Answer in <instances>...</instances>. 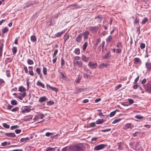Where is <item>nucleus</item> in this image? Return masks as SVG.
I'll return each instance as SVG.
<instances>
[{"label":"nucleus","mask_w":151,"mask_h":151,"mask_svg":"<svg viewBox=\"0 0 151 151\" xmlns=\"http://www.w3.org/2000/svg\"><path fill=\"white\" fill-rule=\"evenodd\" d=\"M116 113V111H114L112 112H111L109 116L110 117H111L113 116H114L115 114Z\"/></svg>","instance_id":"nucleus-44"},{"label":"nucleus","mask_w":151,"mask_h":151,"mask_svg":"<svg viewBox=\"0 0 151 151\" xmlns=\"http://www.w3.org/2000/svg\"><path fill=\"white\" fill-rule=\"evenodd\" d=\"M119 147L118 149L119 150H121L122 149V147L121 146L122 144L121 143H118Z\"/></svg>","instance_id":"nucleus-52"},{"label":"nucleus","mask_w":151,"mask_h":151,"mask_svg":"<svg viewBox=\"0 0 151 151\" xmlns=\"http://www.w3.org/2000/svg\"><path fill=\"white\" fill-rule=\"evenodd\" d=\"M139 132H135L134 133L132 134V136L133 137H136L137 135V134L139 133Z\"/></svg>","instance_id":"nucleus-60"},{"label":"nucleus","mask_w":151,"mask_h":151,"mask_svg":"<svg viewBox=\"0 0 151 151\" xmlns=\"http://www.w3.org/2000/svg\"><path fill=\"white\" fill-rule=\"evenodd\" d=\"M134 63L135 64L140 63H141V61L139 58H134Z\"/></svg>","instance_id":"nucleus-15"},{"label":"nucleus","mask_w":151,"mask_h":151,"mask_svg":"<svg viewBox=\"0 0 151 151\" xmlns=\"http://www.w3.org/2000/svg\"><path fill=\"white\" fill-rule=\"evenodd\" d=\"M148 21V19L147 18L145 17L143 19L142 22V23L143 24H144L145 23Z\"/></svg>","instance_id":"nucleus-32"},{"label":"nucleus","mask_w":151,"mask_h":151,"mask_svg":"<svg viewBox=\"0 0 151 151\" xmlns=\"http://www.w3.org/2000/svg\"><path fill=\"white\" fill-rule=\"evenodd\" d=\"M73 65L74 66H77L79 68H82L83 66V63L81 61H78L76 62L73 61Z\"/></svg>","instance_id":"nucleus-4"},{"label":"nucleus","mask_w":151,"mask_h":151,"mask_svg":"<svg viewBox=\"0 0 151 151\" xmlns=\"http://www.w3.org/2000/svg\"><path fill=\"white\" fill-rule=\"evenodd\" d=\"M18 91L22 92L23 93V94L22 95V97L24 95H26V89L24 88L22 86H20L19 87Z\"/></svg>","instance_id":"nucleus-7"},{"label":"nucleus","mask_w":151,"mask_h":151,"mask_svg":"<svg viewBox=\"0 0 151 151\" xmlns=\"http://www.w3.org/2000/svg\"><path fill=\"white\" fill-rule=\"evenodd\" d=\"M21 130L20 129H17L15 130V132L17 134H19L21 132Z\"/></svg>","instance_id":"nucleus-54"},{"label":"nucleus","mask_w":151,"mask_h":151,"mask_svg":"<svg viewBox=\"0 0 151 151\" xmlns=\"http://www.w3.org/2000/svg\"><path fill=\"white\" fill-rule=\"evenodd\" d=\"M44 117V115L41 113H39L37 114L35 116L34 119L35 121L39 119H43Z\"/></svg>","instance_id":"nucleus-5"},{"label":"nucleus","mask_w":151,"mask_h":151,"mask_svg":"<svg viewBox=\"0 0 151 151\" xmlns=\"http://www.w3.org/2000/svg\"><path fill=\"white\" fill-rule=\"evenodd\" d=\"M43 72L44 75H46L47 74V69L46 67L44 66L43 67Z\"/></svg>","instance_id":"nucleus-24"},{"label":"nucleus","mask_w":151,"mask_h":151,"mask_svg":"<svg viewBox=\"0 0 151 151\" xmlns=\"http://www.w3.org/2000/svg\"><path fill=\"white\" fill-rule=\"evenodd\" d=\"M116 47H117L119 48L122 47V44L120 42H119L117 43Z\"/></svg>","instance_id":"nucleus-50"},{"label":"nucleus","mask_w":151,"mask_h":151,"mask_svg":"<svg viewBox=\"0 0 151 151\" xmlns=\"http://www.w3.org/2000/svg\"><path fill=\"white\" fill-rule=\"evenodd\" d=\"M83 76L85 78H88L90 77V75L87 74L85 73L84 74Z\"/></svg>","instance_id":"nucleus-59"},{"label":"nucleus","mask_w":151,"mask_h":151,"mask_svg":"<svg viewBox=\"0 0 151 151\" xmlns=\"http://www.w3.org/2000/svg\"><path fill=\"white\" fill-rule=\"evenodd\" d=\"M101 41V39L100 38H99L98 39H97V40H96V43L95 44V45H97L99 42H100Z\"/></svg>","instance_id":"nucleus-61"},{"label":"nucleus","mask_w":151,"mask_h":151,"mask_svg":"<svg viewBox=\"0 0 151 151\" xmlns=\"http://www.w3.org/2000/svg\"><path fill=\"white\" fill-rule=\"evenodd\" d=\"M70 7L72 9H74L77 7L78 6L76 4H72L70 6Z\"/></svg>","instance_id":"nucleus-33"},{"label":"nucleus","mask_w":151,"mask_h":151,"mask_svg":"<svg viewBox=\"0 0 151 151\" xmlns=\"http://www.w3.org/2000/svg\"><path fill=\"white\" fill-rule=\"evenodd\" d=\"M18 108L16 107V108H13V109H12V111L15 112V111H16L18 110Z\"/></svg>","instance_id":"nucleus-62"},{"label":"nucleus","mask_w":151,"mask_h":151,"mask_svg":"<svg viewBox=\"0 0 151 151\" xmlns=\"http://www.w3.org/2000/svg\"><path fill=\"white\" fill-rule=\"evenodd\" d=\"M82 35L80 34L76 38V41L78 42H80L81 40Z\"/></svg>","instance_id":"nucleus-16"},{"label":"nucleus","mask_w":151,"mask_h":151,"mask_svg":"<svg viewBox=\"0 0 151 151\" xmlns=\"http://www.w3.org/2000/svg\"><path fill=\"white\" fill-rule=\"evenodd\" d=\"M55 150L54 148H53L52 147H48L47 148V151H52L53 150Z\"/></svg>","instance_id":"nucleus-46"},{"label":"nucleus","mask_w":151,"mask_h":151,"mask_svg":"<svg viewBox=\"0 0 151 151\" xmlns=\"http://www.w3.org/2000/svg\"><path fill=\"white\" fill-rule=\"evenodd\" d=\"M32 116L31 115L26 116L24 117V121H29L31 120L32 119Z\"/></svg>","instance_id":"nucleus-13"},{"label":"nucleus","mask_w":151,"mask_h":151,"mask_svg":"<svg viewBox=\"0 0 151 151\" xmlns=\"http://www.w3.org/2000/svg\"><path fill=\"white\" fill-rule=\"evenodd\" d=\"M27 63L29 65H32L34 64V62L32 60L28 59L27 60Z\"/></svg>","instance_id":"nucleus-31"},{"label":"nucleus","mask_w":151,"mask_h":151,"mask_svg":"<svg viewBox=\"0 0 151 151\" xmlns=\"http://www.w3.org/2000/svg\"><path fill=\"white\" fill-rule=\"evenodd\" d=\"M64 31H62V32H58V33H57V34H55V35L57 37H60L62 35V34L63 33H64Z\"/></svg>","instance_id":"nucleus-22"},{"label":"nucleus","mask_w":151,"mask_h":151,"mask_svg":"<svg viewBox=\"0 0 151 151\" xmlns=\"http://www.w3.org/2000/svg\"><path fill=\"white\" fill-rule=\"evenodd\" d=\"M65 64V61L62 58L61 60V66H63Z\"/></svg>","instance_id":"nucleus-51"},{"label":"nucleus","mask_w":151,"mask_h":151,"mask_svg":"<svg viewBox=\"0 0 151 151\" xmlns=\"http://www.w3.org/2000/svg\"><path fill=\"white\" fill-rule=\"evenodd\" d=\"M105 42L103 41L101 43V45H100V46H99V47H101V46L102 48L103 49L104 47V44H105Z\"/></svg>","instance_id":"nucleus-55"},{"label":"nucleus","mask_w":151,"mask_h":151,"mask_svg":"<svg viewBox=\"0 0 151 151\" xmlns=\"http://www.w3.org/2000/svg\"><path fill=\"white\" fill-rule=\"evenodd\" d=\"M11 103L13 105H15L17 104V101L16 100H12L11 101Z\"/></svg>","instance_id":"nucleus-42"},{"label":"nucleus","mask_w":151,"mask_h":151,"mask_svg":"<svg viewBox=\"0 0 151 151\" xmlns=\"http://www.w3.org/2000/svg\"><path fill=\"white\" fill-rule=\"evenodd\" d=\"M128 101L129 105L132 104L134 102V101L132 99H128Z\"/></svg>","instance_id":"nucleus-40"},{"label":"nucleus","mask_w":151,"mask_h":151,"mask_svg":"<svg viewBox=\"0 0 151 151\" xmlns=\"http://www.w3.org/2000/svg\"><path fill=\"white\" fill-rule=\"evenodd\" d=\"M31 109L28 106H25L21 109L20 112L22 113L30 112Z\"/></svg>","instance_id":"nucleus-3"},{"label":"nucleus","mask_w":151,"mask_h":151,"mask_svg":"<svg viewBox=\"0 0 151 151\" xmlns=\"http://www.w3.org/2000/svg\"><path fill=\"white\" fill-rule=\"evenodd\" d=\"M60 75L62 76V78L63 79L66 80L67 77L62 72H60Z\"/></svg>","instance_id":"nucleus-25"},{"label":"nucleus","mask_w":151,"mask_h":151,"mask_svg":"<svg viewBox=\"0 0 151 151\" xmlns=\"http://www.w3.org/2000/svg\"><path fill=\"white\" fill-rule=\"evenodd\" d=\"M54 22H52V21H50V22H48L47 23V25H54Z\"/></svg>","instance_id":"nucleus-48"},{"label":"nucleus","mask_w":151,"mask_h":151,"mask_svg":"<svg viewBox=\"0 0 151 151\" xmlns=\"http://www.w3.org/2000/svg\"><path fill=\"white\" fill-rule=\"evenodd\" d=\"M24 70L25 72L26 73H27L28 72L27 68V67L25 66L24 68Z\"/></svg>","instance_id":"nucleus-63"},{"label":"nucleus","mask_w":151,"mask_h":151,"mask_svg":"<svg viewBox=\"0 0 151 151\" xmlns=\"http://www.w3.org/2000/svg\"><path fill=\"white\" fill-rule=\"evenodd\" d=\"M107 65L104 63H101L99 65V68H103L104 67H106Z\"/></svg>","instance_id":"nucleus-28"},{"label":"nucleus","mask_w":151,"mask_h":151,"mask_svg":"<svg viewBox=\"0 0 151 151\" xmlns=\"http://www.w3.org/2000/svg\"><path fill=\"white\" fill-rule=\"evenodd\" d=\"M31 40L32 42H35L37 40V38L35 35L32 36L31 37Z\"/></svg>","instance_id":"nucleus-20"},{"label":"nucleus","mask_w":151,"mask_h":151,"mask_svg":"<svg viewBox=\"0 0 151 151\" xmlns=\"http://www.w3.org/2000/svg\"><path fill=\"white\" fill-rule=\"evenodd\" d=\"M121 119H116L112 122V123L113 124H115L117 123V122H120L121 121Z\"/></svg>","instance_id":"nucleus-36"},{"label":"nucleus","mask_w":151,"mask_h":151,"mask_svg":"<svg viewBox=\"0 0 151 151\" xmlns=\"http://www.w3.org/2000/svg\"><path fill=\"white\" fill-rule=\"evenodd\" d=\"M112 40V36H109L107 37L106 39V40L107 42H111Z\"/></svg>","instance_id":"nucleus-27"},{"label":"nucleus","mask_w":151,"mask_h":151,"mask_svg":"<svg viewBox=\"0 0 151 151\" xmlns=\"http://www.w3.org/2000/svg\"><path fill=\"white\" fill-rule=\"evenodd\" d=\"M145 45L143 43H141L140 45V47L141 49H143L145 48Z\"/></svg>","instance_id":"nucleus-43"},{"label":"nucleus","mask_w":151,"mask_h":151,"mask_svg":"<svg viewBox=\"0 0 151 151\" xmlns=\"http://www.w3.org/2000/svg\"><path fill=\"white\" fill-rule=\"evenodd\" d=\"M87 45H88V42H86L83 44V50H85L86 49V47L87 46Z\"/></svg>","instance_id":"nucleus-35"},{"label":"nucleus","mask_w":151,"mask_h":151,"mask_svg":"<svg viewBox=\"0 0 151 151\" xmlns=\"http://www.w3.org/2000/svg\"><path fill=\"white\" fill-rule=\"evenodd\" d=\"M97 64L96 63H93L91 61H90L88 63V66L92 69L96 68L97 66Z\"/></svg>","instance_id":"nucleus-6"},{"label":"nucleus","mask_w":151,"mask_h":151,"mask_svg":"<svg viewBox=\"0 0 151 151\" xmlns=\"http://www.w3.org/2000/svg\"><path fill=\"white\" fill-rule=\"evenodd\" d=\"M58 50H55L54 52V54H53V57L55 56L57 53H58Z\"/></svg>","instance_id":"nucleus-58"},{"label":"nucleus","mask_w":151,"mask_h":151,"mask_svg":"<svg viewBox=\"0 0 151 151\" xmlns=\"http://www.w3.org/2000/svg\"><path fill=\"white\" fill-rule=\"evenodd\" d=\"M135 118L137 119H143V117L142 116L137 115L135 116Z\"/></svg>","instance_id":"nucleus-39"},{"label":"nucleus","mask_w":151,"mask_h":151,"mask_svg":"<svg viewBox=\"0 0 151 151\" xmlns=\"http://www.w3.org/2000/svg\"><path fill=\"white\" fill-rule=\"evenodd\" d=\"M36 71L37 74L40 76V77L41 78L42 74L41 73V69L40 68H37L36 70Z\"/></svg>","instance_id":"nucleus-18"},{"label":"nucleus","mask_w":151,"mask_h":151,"mask_svg":"<svg viewBox=\"0 0 151 151\" xmlns=\"http://www.w3.org/2000/svg\"><path fill=\"white\" fill-rule=\"evenodd\" d=\"M52 134V133H50L49 132H47L45 133V136L47 137H49L51 134Z\"/></svg>","instance_id":"nucleus-53"},{"label":"nucleus","mask_w":151,"mask_h":151,"mask_svg":"<svg viewBox=\"0 0 151 151\" xmlns=\"http://www.w3.org/2000/svg\"><path fill=\"white\" fill-rule=\"evenodd\" d=\"M76 55H79L80 53V50L78 48H76L74 51Z\"/></svg>","instance_id":"nucleus-23"},{"label":"nucleus","mask_w":151,"mask_h":151,"mask_svg":"<svg viewBox=\"0 0 151 151\" xmlns=\"http://www.w3.org/2000/svg\"><path fill=\"white\" fill-rule=\"evenodd\" d=\"M89 101L88 99H85L83 100V103H86L88 102Z\"/></svg>","instance_id":"nucleus-64"},{"label":"nucleus","mask_w":151,"mask_h":151,"mask_svg":"<svg viewBox=\"0 0 151 151\" xmlns=\"http://www.w3.org/2000/svg\"><path fill=\"white\" fill-rule=\"evenodd\" d=\"M81 58L82 61L86 62H87L89 59L88 57H86L83 55H82Z\"/></svg>","instance_id":"nucleus-12"},{"label":"nucleus","mask_w":151,"mask_h":151,"mask_svg":"<svg viewBox=\"0 0 151 151\" xmlns=\"http://www.w3.org/2000/svg\"><path fill=\"white\" fill-rule=\"evenodd\" d=\"M4 134L5 135H6L7 137H15L16 136L14 133H4Z\"/></svg>","instance_id":"nucleus-10"},{"label":"nucleus","mask_w":151,"mask_h":151,"mask_svg":"<svg viewBox=\"0 0 151 151\" xmlns=\"http://www.w3.org/2000/svg\"><path fill=\"white\" fill-rule=\"evenodd\" d=\"M29 138L28 137H27L26 138H23L20 139V142H26L29 141Z\"/></svg>","instance_id":"nucleus-14"},{"label":"nucleus","mask_w":151,"mask_h":151,"mask_svg":"<svg viewBox=\"0 0 151 151\" xmlns=\"http://www.w3.org/2000/svg\"><path fill=\"white\" fill-rule=\"evenodd\" d=\"M84 70L87 73H91V71L87 68L86 67H84Z\"/></svg>","instance_id":"nucleus-37"},{"label":"nucleus","mask_w":151,"mask_h":151,"mask_svg":"<svg viewBox=\"0 0 151 151\" xmlns=\"http://www.w3.org/2000/svg\"><path fill=\"white\" fill-rule=\"evenodd\" d=\"M95 18H98L99 22L102 21L103 19V17L100 15L96 17Z\"/></svg>","instance_id":"nucleus-38"},{"label":"nucleus","mask_w":151,"mask_h":151,"mask_svg":"<svg viewBox=\"0 0 151 151\" xmlns=\"http://www.w3.org/2000/svg\"><path fill=\"white\" fill-rule=\"evenodd\" d=\"M103 122V119H99L96 121V124H102Z\"/></svg>","instance_id":"nucleus-19"},{"label":"nucleus","mask_w":151,"mask_h":151,"mask_svg":"<svg viewBox=\"0 0 151 151\" xmlns=\"http://www.w3.org/2000/svg\"><path fill=\"white\" fill-rule=\"evenodd\" d=\"M29 74L32 76H33L34 75V72L32 71V70H29Z\"/></svg>","instance_id":"nucleus-56"},{"label":"nucleus","mask_w":151,"mask_h":151,"mask_svg":"<svg viewBox=\"0 0 151 151\" xmlns=\"http://www.w3.org/2000/svg\"><path fill=\"white\" fill-rule=\"evenodd\" d=\"M3 126L6 128H9V126L6 123H3Z\"/></svg>","instance_id":"nucleus-45"},{"label":"nucleus","mask_w":151,"mask_h":151,"mask_svg":"<svg viewBox=\"0 0 151 151\" xmlns=\"http://www.w3.org/2000/svg\"><path fill=\"white\" fill-rule=\"evenodd\" d=\"M73 61L76 62L78 60L80 59V57L79 56H74L73 57Z\"/></svg>","instance_id":"nucleus-29"},{"label":"nucleus","mask_w":151,"mask_h":151,"mask_svg":"<svg viewBox=\"0 0 151 151\" xmlns=\"http://www.w3.org/2000/svg\"><path fill=\"white\" fill-rule=\"evenodd\" d=\"M83 145L81 144H78L73 145L70 147V151H82L83 150Z\"/></svg>","instance_id":"nucleus-1"},{"label":"nucleus","mask_w":151,"mask_h":151,"mask_svg":"<svg viewBox=\"0 0 151 151\" xmlns=\"http://www.w3.org/2000/svg\"><path fill=\"white\" fill-rule=\"evenodd\" d=\"M37 84L38 86H41L43 88H45L44 85L43 83H42V82H40L39 81H37Z\"/></svg>","instance_id":"nucleus-17"},{"label":"nucleus","mask_w":151,"mask_h":151,"mask_svg":"<svg viewBox=\"0 0 151 151\" xmlns=\"http://www.w3.org/2000/svg\"><path fill=\"white\" fill-rule=\"evenodd\" d=\"M105 145L104 144H101L95 146L94 148V149L95 150H98L103 149L105 146Z\"/></svg>","instance_id":"nucleus-8"},{"label":"nucleus","mask_w":151,"mask_h":151,"mask_svg":"<svg viewBox=\"0 0 151 151\" xmlns=\"http://www.w3.org/2000/svg\"><path fill=\"white\" fill-rule=\"evenodd\" d=\"M146 67L148 70H150L151 68V64L147 63H146Z\"/></svg>","instance_id":"nucleus-26"},{"label":"nucleus","mask_w":151,"mask_h":151,"mask_svg":"<svg viewBox=\"0 0 151 151\" xmlns=\"http://www.w3.org/2000/svg\"><path fill=\"white\" fill-rule=\"evenodd\" d=\"M7 142L4 141V142H2L1 143V146H5L7 145Z\"/></svg>","instance_id":"nucleus-47"},{"label":"nucleus","mask_w":151,"mask_h":151,"mask_svg":"<svg viewBox=\"0 0 151 151\" xmlns=\"http://www.w3.org/2000/svg\"><path fill=\"white\" fill-rule=\"evenodd\" d=\"M3 46V45L2 43H0V57H1L2 56V48Z\"/></svg>","instance_id":"nucleus-21"},{"label":"nucleus","mask_w":151,"mask_h":151,"mask_svg":"<svg viewBox=\"0 0 151 151\" xmlns=\"http://www.w3.org/2000/svg\"><path fill=\"white\" fill-rule=\"evenodd\" d=\"M134 127V125L133 124L129 123L124 126L122 129L124 130H127L129 129H132Z\"/></svg>","instance_id":"nucleus-2"},{"label":"nucleus","mask_w":151,"mask_h":151,"mask_svg":"<svg viewBox=\"0 0 151 151\" xmlns=\"http://www.w3.org/2000/svg\"><path fill=\"white\" fill-rule=\"evenodd\" d=\"M139 19L137 17H136L134 22V25L136 24H138L139 23Z\"/></svg>","instance_id":"nucleus-30"},{"label":"nucleus","mask_w":151,"mask_h":151,"mask_svg":"<svg viewBox=\"0 0 151 151\" xmlns=\"http://www.w3.org/2000/svg\"><path fill=\"white\" fill-rule=\"evenodd\" d=\"M17 51V48L16 47H13L12 48V52L13 54H15Z\"/></svg>","instance_id":"nucleus-34"},{"label":"nucleus","mask_w":151,"mask_h":151,"mask_svg":"<svg viewBox=\"0 0 151 151\" xmlns=\"http://www.w3.org/2000/svg\"><path fill=\"white\" fill-rule=\"evenodd\" d=\"M122 85L121 84H119L117 85L116 86L115 88V90H117L119 89V88H120L122 87Z\"/></svg>","instance_id":"nucleus-41"},{"label":"nucleus","mask_w":151,"mask_h":151,"mask_svg":"<svg viewBox=\"0 0 151 151\" xmlns=\"http://www.w3.org/2000/svg\"><path fill=\"white\" fill-rule=\"evenodd\" d=\"M111 130V129H104L101 130L102 132H106L110 131Z\"/></svg>","instance_id":"nucleus-49"},{"label":"nucleus","mask_w":151,"mask_h":151,"mask_svg":"<svg viewBox=\"0 0 151 151\" xmlns=\"http://www.w3.org/2000/svg\"><path fill=\"white\" fill-rule=\"evenodd\" d=\"M19 92V93L17 94V97L19 99L22 100L25 97L26 95H24L22 97V95L23 94V93L21 91Z\"/></svg>","instance_id":"nucleus-9"},{"label":"nucleus","mask_w":151,"mask_h":151,"mask_svg":"<svg viewBox=\"0 0 151 151\" xmlns=\"http://www.w3.org/2000/svg\"><path fill=\"white\" fill-rule=\"evenodd\" d=\"M18 127L17 125H15L12 126L11 127V129H14L17 128Z\"/></svg>","instance_id":"nucleus-57"},{"label":"nucleus","mask_w":151,"mask_h":151,"mask_svg":"<svg viewBox=\"0 0 151 151\" xmlns=\"http://www.w3.org/2000/svg\"><path fill=\"white\" fill-rule=\"evenodd\" d=\"M47 99L45 96L40 97L39 99V101L40 103L47 101Z\"/></svg>","instance_id":"nucleus-11"}]
</instances>
